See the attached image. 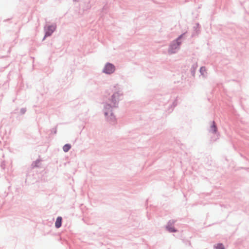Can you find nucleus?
Masks as SVG:
<instances>
[{
    "label": "nucleus",
    "mask_w": 249,
    "mask_h": 249,
    "mask_svg": "<svg viewBox=\"0 0 249 249\" xmlns=\"http://www.w3.org/2000/svg\"><path fill=\"white\" fill-rule=\"evenodd\" d=\"M114 71H115L114 66L111 64L108 63L106 65V66L103 70V71H104V72H105L106 73L110 74V73H113Z\"/></svg>",
    "instance_id": "1"
},
{
    "label": "nucleus",
    "mask_w": 249,
    "mask_h": 249,
    "mask_svg": "<svg viewBox=\"0 0 249 249\" xmlns=\"http://www.w3.org/2000/svg\"><path fill=\"white\" fill-rule=\"evenodd\" d=\"M55 29V27L53 25L49 26L48 27L47 31L46 32L45 37L48 36H50L53 32Z\"/></svg>",
    "instance_id": "2"
},
{
    "label": "nucleus",
    "mask_w": 249,
    "mask_h": 249,
    "mask_svg": "<svg viewBox=\"0 0 249 249\" xmlns=\"http://www.w3.org/2000/svg\"><path fill=\"white\" fill-rule=\"evenodd\" d=\"M62 219L61 217H58L57 218L55 223V226L56 228H59L61 226Z\"/></svg>",
    "instance_id": "3"
},
{
    "label": "nucleus",
    "mask_w": 249,
    "mask_h": 249,
    "mask_svg": "<svg viewBox=\"0 0 249 249\" xmlns=\"http://www.w3.org/2000/svg\"><path fill=\"white\" fill-rule=\"evenodd\" d=\"M180 43H179L178 41L176 43V44H173L171 45V50H170V52L171 53H174L175 52V51H173V49L174 48H175V49H177L179 47V46L180 45Z\"/></svg>",
    "instance_id": "4"
},
{
    "label": "nucleus",
    "mask_w": 249,
    "mask_h": 249,
    "mask_svg": "<svg viewBox=\"0 0 249 249\" xmlns=\"http://www.w3.org/2000/svg\"><path fill=\"white\" fill-rule=\"evenodd\" d=\"M210 131L213 133H215L217 131V127L214 122H213L211 126Z\"/></svg>",
    "instance_id": "5"
},
{
    "label": "nucleus",
    "mask_w": 249,
    "mask_h": 249,
    "mask_svg": "<svg viewBox=\"0 0 249 249\" xmlns=\"http://www.w3.org/2000/svg\"><path fill=\"white\" fill-rule=\"evenodd\" d=\"M71 147V145L69 144H66L63 146V149L64 152H67L70 149Z\"/></svg>",
    "instance_id": "6"
},
{
    "label": "nucleus",
    "mask_w": 249,
    "mask_h": 249,
    "mask_svg": "<svg viewBox=\"0 0 249 249\" xmlns=\"http://www.w3.org/2000/svg\"><path fill=\"white\" fill-rule=\"evenodd\" d=\"M215 248L216 249H225L224 246L222 244H218Z\"/></svg>",
    "instance_id": "7"
},
{
    "label": "nucleus",
    "mask_w": 249,
    "mask_h": 249,
    "mask_svg": "<svg viewBox=\"0 0 249 249\" xmlns=\"http://www.w3.org/2000/svg\"><path fill=\"white\" fill-rule=\"evenodd\" d=\"M200 72L202 73V75H204L205 73L206 72V69L204 67H201L200 70Z\"/></svg>",
    "instance_id": "8"
},
{
    "label": "nucleus",
    "mask_w": 249,
    "mask_h": 249,
    "mask_svg": "<svg viewBox=\"0 0 249 249\" xmlns=\"http://www.w3.org/2000/svg\"><path fill=\"white\" fill-rule=\"evenodd\" d=\"M167 229L170 232H175L176 231L173 227H167Z\"/></svg>",
    "instance_id": "9"
},
{
    "label": "nucleus",
    "mask_w": 249,
    "mask_h": 249,
    "mask_svg": "<svg viewBox=\"0 0 249 249\" xmlns=\"http://www.w3.org/2000/svg\"><path fill=\"white\" fill-rule=\"evenodd\" d=\"M118 93H116L114 94L112 96V98L114 99L116 97H118Z\"/></svg>",
    "instance_id": "10"
},
{
    "label": "nucleus",
    "mask_w": 249,
    "mask_h": 249,
    "mask_svg": "<svg viewBox=\"0 0 249 249\" xmlns=\"http://www.w3.org/2000/svg\"><path fill=\"white\" fill-rule=\"evenodd\" d=\"M105 115H107V112H105Z\"/></svg>",
    "instance_id": "11"
}]
</instances>
